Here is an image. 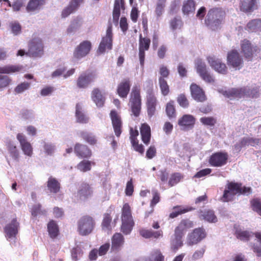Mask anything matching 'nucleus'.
I'll return each mask as SVG.
<instances>
[{"label":"nucleus","mask_w":261,"mask_h":261,"mask_svg":"<svg viewBox=\"0 0 261 261\" xmlns=\"http://www.w3.org/2000/svg\"><path fill=\"white\" fill-rule=\"evenodd\" d=\"M200 121L204 125L214 126L217 120L213 117H203L200 118Z\"/></svg>","instance_id":"nucleus-55"},{"label":"nucleus","mask_w":261,"mask_h":261,"mask_svg":"<svg viewBox=\"0 0 261 261\" xmlns=\"http://www.w3.org/2000/svg\"><path fill=\"white\" fill-rule=\"evenodd\" d=\"M92 194V188L89 184L83 182L80 185L77 195L81 200H86L91 197Z\"/></svg>","instance_id":"nucleus-26"},{"label":"nucleus","mask_w":261,"mask_h":261,"mask_svg":"<svg viewBox=\"0 0 261 261\" xmlns=\"http://www.w3.org/2000/svg\"><path fill=\"white\" fill-rule=\"evenodd\" d=\"M96 74L93 71H87L81 73L76 80V86L79 89H86L93 82Z\"/></svg>","instance_id":"nucleus-11"},{"label":"nucleus","mask_w":261,"mask_h":261,"mask_svg":"<svg viewBox=\"0 0 261 261\" xmlns=\"http://www.w3.org/2000/svg\"><path fill=\"white\" fill-rule=\"evenodd\" d=\"M41 205L40 203L35 204L31 210L32 215L36 217L38 215H45L46 211L45 210H41Z\"/></svg>","instance_id":"nucleus-57"},{"label":"nucleus","mask_w":261,"mask_h":261,"mask_svg":"<svg viewBox=\"0 0 261 261\" xmlns=\"http://www.w3.org/2000/svg\"><path fill=\"white\" fill-rule=\"evenodd\" d=\"M177 101L179 105L184 108H187L189 106V100L185 94L182 93L178 95Z\"/></svg>","instance_id":"nucleus-54"},{"label":"nucleus","mask_w":261,"mask_h":261,"mask_svg":"<svg viewBox=\"0 0 261 261\" xmlns=\"http://www.w3.org/2000/svg\"><path fill=\"white\" fill-rule=\"evenodd\" d=\"M79 135L85 142L90 145H95L97 143V138L92 133L86 130H81Z\"/></svg>","instance_id":"nucleus-34"},{"label":"nucleus","mask_w":261,"mask_h":261,"mask_svg":"<svg viewBox=\"0 0 261 261\" xmlns=\"http://www.w3.org/2000/svg\"><path fill=\"white\" fill-rule=\"evenodd\" d=\"M140 234L145 239H158L162 238L163 232L162 230H153L152 229H141L139 231Z\"/></svg>","instance_id":"nucleus-29"},{"label":"nucleus","mask_w":261,"mask_h":261,"mask_svg":"<svg viewBox=\"0 0 261 261\" xmlns=\"http://www.w3.org/2000/svg\"><path fill=\"white\" fill-rule=\"evenodd\" d=\"M84 0H71L69 5L62 11V16L63 17H66L71 13L74 12L79 7L80 4L83 2Z\"/></svg>","instance_id":"nucleus-33"},{"label":"nucleus","mask_w":261,"mask_h":261,"mask_svg":"<svg viewBox=\"0 0 261 261\" xmlns=\"http://www.w3.org/2000/svg\"><path fill=\"white\" fill-rule=\"evenodd\" d=\"M228 154L226 152H217L213 153L209 158L208 163L212 167H220L227 163Z\"/></svg>","instance_id":"nucleus-13"},{"label":"nucleus","mask_w":261,"mask_h":261,"mask_svg":"<svg viewBox=\"0 0 261 261\" xmlns=\"http://www.w3.org/2000/svg\"><path fill=\"white\" fill-rule=\"evenodd\" d=\"M159 73L160 74V76L159 78L165 79L166 78L168 77L170 74V71L166 66L162 65L160 67Z\"/></svg>","instance_id":"nucleus-62"},{"label":"nucleus","mask_w":261,"mask_h":261,"mask_svg":"<svg viewBox=\"0 0 261 261\" xmlns=\"http://www.w3.org/2000/svg\"><path fill=\"white\" fill-rule=\"evenodd\" d=\"M11 31L14 35H17L20 33L21 30V25L17 22H12L10 23Z\"/></svg>","instance_id":"nucleus-61"},{"label":"nucleus","mask_w":261,"mask_h":261,"mask_svg":"<svg viewBox=\"0 0 261 261\" xmlns=\"http://www.w3.org/2000/svg\"><path fill=\"white\" fill-rule=\"evenodd\" d=\"M156 154V149L154 146L151 145L147 150L146 156L148 159H152Z\"/></svg>","instance_id":"nucleus-63"},{"label":"nucleus","mask_w":261,"mask_h":261,"mask_svg":"<svg viewBox=\"0 0 261 261\" xmlns=\"http://www.w3.org/2000/svg\"><path fill=\"white\" fill-rule=\"evenodd\" d=\"M95 225V221L92 217L84 216L78 222L77 230L80 234L86 236L92 231Z\"/></svg>","instance_id":"nucleus-8"},{"label":"nucleus","mask_w":261,"mask_h":261,"mask_svg":"<svg viewBox=\"0 0 261 261\" xmlns=\"http://www.w3.org/2000/svg\"><path fill=\"white\" fill-rule=\"evenodd\" d=\"M22 66L17 65H8L0 67V74H10L19 72Z\"/></svg>","instance_id":"nucleus-39"},{"label":"nucleus","mask_w":261,"mask_h":261,"mask_svg":"<svg viewBox=\"0 0 261 261\" xmlns=\"http://www.w3.org/2000/svg\"><path fill=\"white\" fill-rule=\"evenodd\" d=\"M150 44V39L146 37H142V35H140L139 48L148 50Z\"/></svg>","instance_id":"nucleus-51"},{"label":"nucleus","mask_w":261,"mask_h":261,"mask_svg":"<svg viewBox=\"0 0 261 261\" xmlns=\"http://www.w3.org/2000/svg\"><path fill=\"white\" fill-rule=\"evenodd\" d=\"M207 61L210 66L217 72L223 74L227 73V68L221 60L215 57L209 56L207 57Z\"/></svg>","instance_id":"nucleus-21"},{"label":"nucleus","mask_w":261,"mask_h":261,"mask_svg":"<svg viewBox=\"0 0 261 261\" xmlns=\"http://www.w3.org/2000/svg\"><path fill=\"white\" fill-rule=\"evenodd\" d=\"M19 223L16 218H14L11 223L7 224L4 228L6 237L9 240L15 238L18 232Z\"/></svg>","instance_id":"nucleus-19"},{"label":"nucleus","mask_w":261,"mask_h":261,"mask_svg":"<svg viewBox=\"0 0 261 261\" xmlns=\"http://www.w3.org/2000/svg\"><path fill=\"white\" fill-rule=\"evenodd\" d=\"M174 211L171 213L169 215V218L173 219L177 217L178 215L185 214L188 212H190L194 210V208L191 206H187L184 207L178 205L173 207Z\"/></svg>","instance_id":"nucleus-40"},{"label":"nucleus","mask_w":261,"mask_h":261,"mask_svg":"<svg viewBox=\"0 0 261 261\" xmlns=\"http://www.w3.org/2000/svg\"><path fill=\"white\" fill-rule=\"evenodd\" d=\"M91 43L89 41H84L75 48L73 55L77 59H80L86 56L90 51Z\"/></svg>","instance_id":"nucleus-24"},{"label":"nucleus","mask_w":261,"mask_h":261,"mask_svg":"<svg viewBox=\"0 0 261 261\" xmlns=\"http://www.w3.org/2000/svg\"><path fill=\"white\" fill-rule=\"evenodd\" d=\"M44 54V45L42 40L35 35L28 42V49L26 55L30 57H41Z\"/></svg>","instance_id":"nucleus-6"},{"label":"nucleus","mask_w":261,"mask_h":261,"mask_svg":"<svg viewBox=\"0 0 261 261\" xmlns=\"http://www.w3.org/2000/svg\"><path fill=\"white\" fill-rule=\"evenodd\" d=\"M112 211L109 210V213H106L103 214V217L101 223V228L102 230L111 231L112 229L111 223L112 221L111 216Z\"/></svg>","instance_id":"nucleus-41"},{"label":"nucleus","mask_w":261,"mask_h":261,"mask_svg":"<svg viewBox=\"0 0 261 261\" xmlns=\"http://www.w3.org/2000/svg\"><path fill=\"white\" fill-rule=\"evenodd\" d=\"M190 92L192 97L197 102H204L207 97L204 90L198 85L193 83L190 86Z\"/></svg>","instance_id":"nucleus-22"},{"label":"nucleus","mask_w":261,"mask_h":261,"mask_svg":"<svg viewBox=\"0 0 261 261\" xmlns=\"http://www.w3.org/2000/svg\"><path fill=\"white\" fill-rule=\"evenodd\" d=\"M195 122V117L191 114H185L178 120V125L184 130L193 129Z\"/></svg>","instance_id":"nucleus-18"},{"label":"nucleus","mask_w":261,"mask_h":261,"mask_svg":"<svg viewBox=\"0 0 261 261\" xmlns=\"http://www.w3.org/2000/svg\"><path fill=\"white\" fill-rule=\"evenodd\" d=\"M236 237L241 241H248L251 237L250 232L247 230H237L235 232Z\"/></svg>","instance_id":"nucleus-50"},{"label":"nucleus","mask_w":261,"mask_h":261,"mask_svg":"<svg viewBox=\"0 0 261 261\" xmlns=\"http://www.w3.org/2000/svg\"><path fill=\"white\" fill-rule=\"evenodd\" d=\"M165 111L167 115L170 119L176 117V110L173 100H170L167 103Z\"/></svg>","instance_id":"nucleus-48"},{"label":"nucleus","mask_w":261,"mask_h":261,"mask_svg":"<svg viewBox=\"0 0 261 261\" xmlns=\"http://www.w3.org/2000/svg\"><path fill=\"white\" fill-rule=\"evenodd\" d=\"M194 223L189 219L181 220L174 230V238L171 242V248L172 250L176 251L179 247L183 245L182 238L186 232L190 229L193 228Z\"/></svg>","instance_id":"nucleus-1"},{"label":"nucleus","mask_w":261,"mask_h":261,"mask_svg":"<svg viewBox=\"0 0 261 261\" xmlns=\"http://www.w3.org/2000/svg\"><path fill=\"white\" fill-rule=\"evenodd\" d=\"M151 257L150 261H165L164 256L160 250H154L151 253Z\"/></svg>","instance_id":"nucleus-58"},{"label":"nucleus","mask_w":261,"mask_h":261,"mask_svg":"<svg viewBox=\"0 0 261 261\" xmlns=\"http://www.w3.org/2000/svg\"><path fill=\"white\" fill-rule=\"evenodd\" d=\"M259 89L257 88L250 89L247 87L232 88L227 90H222L221 93L225 97L230 100L239 99L245 97H254L258 94Z\"/></svg>","instance_id":"nucleus-4"},{"label":"nucleus","mask_w":261,"mask_h":261,"mask_svg":"<svg viewBox=\"0 0 261 261\" xmlns=\"http://www.w3.org/2000/svg\"><path fill=\"white\" fill-rule=\"evenodd\" d=\"M225 11L220 7L210 9L204 19V24L212 31L217 30L222 23L225 16Z\"/></svg>","instance_id":"nucleus-3"},{"label":"nucleus","mask_w":261,"mask_h":261,"mask_svg":"<svg viewBox=\"0 0 261 261\" xmlns=\"http://www.w3.org/2000/svg\"><path fill=\"white\" fill-rule=\"evenodd\" d=\"M110 116L112 121V126L115 135L119 137L122 128V121L121 118L117 112L115 110H111Z\"/></svg>","instance_id":"nucleus-17"},{"label":"nucleus","mask_w":261,"mask_h":261,"mask_svg":"<svg viewBox=\"0 0 261 261\" xmlns=\"http://www.w3.org/2000/svg\"><path fill=\"white\" fill-rule=\"evenodd\" d=\"M195 2L193 0H187L183 3L182 11L185 15H189L195 10Z\"/></svg>","instance_id":"nucleus-43"},{"label":"nucleus","mask_w":261,"mask_h":261,"mask_svg":"<svg viewBox=\"0 0 261 261\" xmlns=\"http://www.w3.org/2000/svg\"><path fill=\"white\" fill-rule=\"evenodd\" d=\"M47 230L49 237L51 239H55L59 234V228L56 223L51 220L47 224Z\"/></svg>","instance_id":"nucleus-44"},{"label":"nucleus","mask_w":261,"mask_h":261,"mask_svg":"<svg viewBox=\"0 0 261 261\" xmlns=\"http://www.w3.org/2000/svg\"><path fill=\"white\" fill-rule=\"evenodd\" d=\"M159 85L162 95L166 96L169 95L170 92V86L166 79L159 78Z\"/></svg>","instance_id":"nucleus-45"},{"label":"nucleus","mask_w":261,"mask_h":261,"mask_svg":"<svg viewBox=\"0 0 261 261\" xmlns=\"http://www.w3.org/2000/svg\"><path fill=\"white\" fill-rule=\"evenodd\" d=\"M16 138L20 143L21 148L24 154L31 156L33 153V147L31 144L27 141L25 136L21 133H18Z\"/></svg>","instance_id":"nucleus-25"},{"label":"nucleus","mask_w":261,"mask_h":261,"mask_svg":"<svg viewBox=\"0 0 261 261\" xmlns=\"http://www.w3.org/2000/svg\"><path fill=\"white\" fill-rule=\"evenodd\" d=\"M245 29L251 32L261 30V19H254L250 20L247 24Z\"/></svg>","instance_id":"nucleus-42"},{"label":"nucleus","mask_w":261,"mask_h":261,"mask_svg":"<svg viewBox=\"0 0 261 261\" xmlns=\"http://www.w3.org/2000/svg\"><path fill=\"white\" fill-rule=\"evenodd\" d=\"M227 63L228 66L239 70L243 67V60L237 50L232 49L227 53Z\"/></svg>","instance_id":"nucleus-15"},{"label":"nucleus","mask_w":261,"mask_h":261,"mask_svg":"<svg viewBox=\"0 0 261 261\" xmlns=\"http://www.w3.org/2000/svg\"><path fill=\"white\" fill-rule=\"evenodd\" d=\"M184 178V175L179 172H174L171 174L169 181L168 185L172 187L177 185Z\"/></svg>","instance_id":"nucleus-46"},{"label":"nucleus","mask_w":261,"mask_h":261,"mask_svg":"<svg viewBox=\"0 0 261 261\" xmlns=\"http://www.w3.org/2000/svg\"><path fill=\"white\" fill-rule=\"evenodd\" d=\"M239 7L242 12L245 13L252 12L257 7L256 1V0H240Z\"/></svg>","instance_id":"nucleus-31"},{"label":"nucleus","mask_w":261,"mask_h":261,"mask_svg":"<svg viewBox=\"0 0 261 261\" xmlns=\"http://www.w3.org/2000/svg\"><path fill=\"white\" fill-rule=\"evenodd\" d=\"M11 82V79L7 75H0V89L8 86Z\"/></svg>","instance_id":"nucleus-59"},{"label":"nucleus","mask_w":261,"mask_h":261,"mask_svg":"<svg viewBox=\"0 0 261 261\" xmlns=\"http://www.w3.org/2000/svg\"><path fill=\"white\" fill-rule=\"evenodd\" d=\"M111 249L113 251H119L124 243L123 235L118 232L115 233L112 237Z\"/></svg>","instance_id":"nucleus-30"},{"label":"nucleus","mask_w":261,"mask_h":261,"mask_svg":"<svg viewBox=\"0 0 261 261\" xmlns=\"http://www.w3.org/2000/svg\"><path fill=\"white\" fill-rule=\"evenodd\" d=\"M251 192L252 189L250 187L242 186L241 182L230 181L226 185L221 200L223 202H228L232 201L236 195H245Z\"/></svg>","instance_id":"nucleus-2"},{"label":"nucleus","mask_w":261,"mask_h":261,"mask_svg":"<svg viewBox=\"0 0 261 261\" xmlns=\"http://www.w3.org/2000/svg\"><path fill=\"white\" fill-rule=\"evenodd\" d=\"M197 72L200 77L206 83H213L215 78L208 71L205 63L201 60H197L195 64Z\"/></svg>","instance_id":"nucleus-14"},{"label":"nucleus","mask_w":261,"mask_h":261,"mask_svg":"<svg viewBox=\"0 0 261 261\" xmlns=\"http://www.w3.org/2000/svg\"><path fill=\"white\" fill-rule=\"evenodd\" d=\"M47 187L50 193L56 194L60 190V184L58 180L53 177H50L47 181Z\"/></svg>","instance_id":"nucleus-36"},{"label":"nucleus","mask_w":261,"mask_h":261,"mask_svg":"<svg viewBox=\"0 0 261 261\" xmlns=\"http://www.w3.org/2000/svg\"><path fill=\"white\" fill-rule=\"evenodd\" d=\"M140 133L143 142L146 145H148L150 141L151 129L147 123H143L141 125Z\"/></svg>","instance_id":"nucleus-35"},{"label":"nucleus","mask_w":261,"mask_h":261,"mask_svg":"<svg viewBox=\"0 0 261 261\" xmlns=\"http://www.w3.org/2000/svg\"><path fill=\"white\" fill-rule=\"evenodd\" d=\"M92 164L93 165L95 164L94 163H92L89 161L83 160L77 165V168L81 171L84 172H87L91 170Z\"/></svg>","instance_id":"nucleus-49"},{"label":"nucleus","mask_w":261,"mask_h":261,"mask_svg":"<svg viewBox=\"0 0 261 261\" xmlns=\"http://www.w3.org/2000/svg\"><path fill=\"white\" fill-rule=\"evenodd\" d=\"M45 0H30L27 6L28 11H34L44 3Z\"/></svg>","instance_id":"nucleus-53"},{"label":"nucleus","mask_w":261,"mask_h":261,"mask_svg":"<svg viewBox=\"0 0 261 261\" xmlns=\"http://www.w3.org/2000/svg\"><path fill=\"white\" fill-rule=\"evenodd\" d=\"M198 217L201 220L209 223H216L218 219L215 212L211 209H203L198 211Z\"/></svg>","instance_id":"nucleus-27"},{"label":"nucleus","mask_w":261,"mask_h":261,"mask_svg":"<svg viewBox=\"0 0 261 261\" xmlns=\"http://www.w3.org/2000/svg\"><path fill=\"white\" fill-rule=\"evenodd\" d=\"M129 102L131 111L133 115L138 117L141 109V97L140 95V88L135 86L133 87L130 95Z\"/></svg>","instance_id":"nucleus-7"},{"label":"nucleus","mask_w":261,"mask_h":261,"mask_svg":"<svg viewBox=\"0 0 261 261\" xmlns=\"http://www.w3.org/2000/svg\"><path fill=\"white\" fill-rule=\"evenodd\" d=\"M6 147L10 156L15 161H18L19 152L15 144L11 141L6 143Z\"/></svg>","instance_id":"nucleus-38"},{"label":"nucleus","mask_w":261,"mask_h":261,"mask_svg":"<svg viewBox=\"0 0 261 261\" xmlns=\"http://www.w3.org/2000/svg\"><path fill=\"white\" fill-rule=\"evenodd\" d=\"M261 142V139L258 138H254L251 137H244L241 139V143L242 145L246 146L251 145L255 146Z\"/></svg>","instance_id":"nucleus-47"},{"label":"nucleus","mask_w":261,"mask_h":261,"mask_svg":"<svg viewBox=\"0 0 261 261\" xmlns=\"http://www.w3.org/2000/svg\"><path fill=\"white\" fill-rule=\"evenodd\" d=\"M250 204L252 210L261 216V200L258 198L252 199L250 201Z\"/></svg>","instance_id":"nucleus-52"},{"label":"nucleus","mask_w":261,"mask_h":261,"mask_svg":"<svg viewBox=\"0 0 261 261\" xmlns=\"http://www.w3.org/2000/svg\"><path fill=\"white\" fill-rule=\"evenodd\" d=\"M157 103V99L152 89L148 90L146 96V107L147 114L149 117H152L155 114Z\"/></svg>","instance_id":"nucleus-16"},{"label":"nucleus","mask_w":261,"mask_h":261,"mask_svg":"<svg viewBox=\"0 0 261 261\" xmlns=\"http://www.w3.org/2000/svg\"><path fill=\"white\" fill-rule=\"evenodd\" d=\"M132 85L129 78L123 79L118 84L117 88V93L122 98H126L130 91Z\"/></svg>","instance_id":"nucleus-20"},{"label":"nucleus","mask_w":261,"mask_h":261,"mask_svg":"<svg viewBox=\"0 0 261 261\" xmlns=\"http://www.w3.org/2000/svg\"><path fill=\"white\" fill-rule=\"evenodd\" d=\"M55 89L53 86H45L40 91V94L41 96H46L51 94V93L55 91Z\"/></svg>","instance_id":"nucleus-64"},{"label":"nucleus","mask_w":261,"mask_h":261,"mask_svg":"<svg viewBox=\"0 0 261 261\" xmlns=\"http://www.w3.org/2000/svg\"><path fill=\"white\" fill-rule=\"evenodd\" d=\"M241 51L245 59L251 61L254 56L260 52V49L257 46H253L251 42L245 39L241 42Z\"/></svg>","instance_id":"nucleus-9"},{"label":"nucleus","mask_w":261,"mask_h":261,"mask_svg":"<svg viewBox=\"0 0 261 261\" xmlns=\"http://www.w3.org/2000/svg\"><path fill=\"white\" fill-rule=\"evenodd\" d=\"M112 24L109 22L106 36L102 37L99 45L97 52L100 54L104 53L107 50H111L112 48L113 43Z\"/></svg>","instance_id":"nucleus-10"},{"label":"nucleus","mask_w":261,"mask_h":261,"mask_svg":"<svg viewBox=\"0 0 261 261\" xmlns=\"http://www.w3.org/2000/svg\"><path fill=\"white\" fill-rule=\"evenodd\" d=\"M206 236V233L203 227L195 228L189 233L187 238V244L189 246L196 245L204 239Z\"/></svg>","instance_id":"nucleus-12"},{"label":"nucleus","mask_w":261,"mask_h":261,"mask_svg":"<svg viewBox=\"0 0 261 261\" xmlns=\"http://www.w3.org/2000/svg\"><path fill=\"white\" fill-rule=\"evenodd\" d=\"M124 0H115L113 11V20L114 23L118 24L120 15V9L124 10Z\"/></svg>","instance_id":"nucleus-32"},{"label":"nucleus","mask_w":261,"mask_h":261,"mask_svg":"<svg viewBox=\"0 0 261 261\" xmlns=\"http://www.w3.org/2000/svg\"><path fill=\"white\" fill-rule=\"evenodd\" d=\"M121 232L125 235L129 234L135 226V221L132 215L131 207L128 203H124L121 208Z\"/></svg>","instance_id":"nucleus-5"},{"label":"nucleus","mask_w":261,"mask_h":261,"mask_svg":"<svg viewBox=\"0 0 261 261\" xmlns=\"http://www.w3.org/2000/svg\"><path fill=\"white\" fill-rule=\"evenodd\" d=\"M75 109V117L77 122L80 123H88L89 118L84 113L82 107L79 103L76 105Z\"/></svg>","instance_id":"nucleus-37"},{"label":"nucleus","mask_w":261,"mask_h":261,"mask_svg":"<svg viewBox=\"0 0 261 261\" xmlns=\"http://www.w3.org/2000/svg\"><path fill=\"white\" fill-rule=\"evenodd\" d=\"M74 152L77 157L81 159H89L92 156V151L90 148L87 145L80 143H75Z\"/></svg>","instance_id":"nucleus-23"},{"label":"nucleus","mask_w":261,"mask_h":261,"mask_svg":"<svg viewBox=\"0 0 261 261\" xmlns=\"http://www.w3.org/2000/svg\"><path fill=\"white\" fill-rule=\"evenodd\" d=\"M30 86V84L28 82L21 83L15 88V91L17 93H21L28 89Z\"/></svg>","instance_id":"nucleus-60"},{"label":"nucleus","mask_w":261,"mask_h":261,"mask_svg":"<svg viewBox=\"0 0 261 261\" xmlns=\"http://www.w3.org/2000/svg\"><path fill=\"white\" fill-rule=\"evenodd\" d=\"M91 98L98 107L101 108L104 106L106 98L99 88H94L93 89Z\"/></svg>","instance_id":"nucleus-28"},{"label":"nucleus","mask_w":261,"mask_h":261,"mask_svg":"<svg viewBox=\"0 0 261 261\" xmlns=\"http://www.w3.org/2000/svg\"><path fill=\"white\" fill-rule=\"evenodd\" d=\"M166 0H158L156 3L155 12L158 17L161 16L164 10Z\"/></svg>","instance_id":"nucleus-56"}]
</instances>
